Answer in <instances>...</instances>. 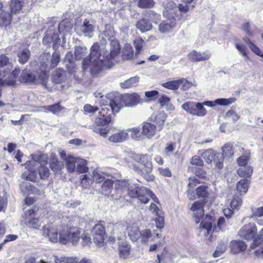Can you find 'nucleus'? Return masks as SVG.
Instances as JSON below:
<instances>
[{"label":"nucleus","instance_id":"nucleus-1","mask_svg":"<svg viewBox=\"0 0 263 263\" xmlns=\"http://www.w3.org/2000/svg\"><path fill=\"white\" fill-rule=\"evenodd\" d=\"M105 37L110 41V51L109 53L107 51L103 52L98 43H95L90 48L89 59L85 58L83 61L84 69L89 66L91 72L97 74L104 67L108 66L111 61L114 60L120 53V47L117 40L115 39L116 32L113 27L110 25H106L103 33Z\"/></svg>","mask_w":263,"mask_h":263},{"label":"nucleus","instance_id":"nucleus-2","mask_svg":"<svg viewBox=\"0 0 263 263\" xmlns=\"http://www.w3.org/2000/svg\"><path fill=\"white\" fill-rule=\"evenodd\" d=\"M135 159L138 163H133L130 165V168L146 180H154L155 177L151 174L152 171V163L149 160L148 156L146 155H139L136 156Z\"/></svg>","mask_w":263,"mask_h":263},{"label":"nucleus","instance_id":"nucleus-3","mask_svg":"<svg viewBox=\"0 0 263 263\" xmlns=\"http://www.w3.org/2000/svg\"><path fill=\"white\" fill-rule=\"evenodd\" d=\"M257 229L254 223L248 224V237L253 239V242L251 244L249 252L252 249H255L254 253L256 256H263V228L257 235Z\"/></svg>","mask_w":263,"mask_h":263},{"label":"nucleus","instance_id":"nucleus-4","mask_svg":"<svg viewBox=\"0 0 263 263\" xmlns=\"http://www.w3.org/2000/svg\"><path fill=\"white\" fill-rule=\"evenodd\" d=\"M118 100L110 101L109 106L111 108L110 110L108 107L106 106L102 108V110L99 111L98 116L95 119V122L92 125L98 126H105L111 122L113 112H118L121 109V107L118 105Z\"/></svg>","mask_w":263,"mask_h":263},{"label":"nucleus","instance_id":"nucleus-5","mask_svg":"<svg viewBox=\"0 0 263 263\" xmlns=\"http://www.w3.org/2000/svg\"><path fill=\"white\" fill-rule=\"evenodd\" d=\"M81 233L80 229L77 227L67 226L60 227L59 242L63 245L68 242L76 245L80 240Z\"/></svg>","mask_w":263,"mask_h":263},{"label":"nucleus","instance_id":"nucleus-6","mask_svg":"<svg viewBox=\"0 0 263 263\" xmlns=\"http://www.w3.org/2000/svg\"><path fill=\"white\" fill-rule=\"evenodd\" d=\"M116 100H118L117 103L121 108L123 106L132 107L141 103L140 96L137 93L125 94L119 99L116 98L111 101Z\"/></svg>","mask_w":263,"mask_h":263},{"label":"nucleus","instance_id":"nucleus-7","mask_svg":"<svg viewBox=\"0 0 263 263\" xmlns=\"http://www.w3.org/2000/svg\"><path fill=\"white\" fill-rule=\"evenodd\" d=\"M182 108L189 114L198 117H203L207 113L203 104L199 102H187L182 105Z\"/></svg>","mask_w":263,"mask_h":263},{"label":"nucleus","instance_id":"nucleus-8","mask_svg":"<svg viewBox=\"0 0 263 263\" xmlns=\"http://www.w3.org/2000/svg\"><path fill=\"white\" fill-rule=\"evenodd\" d=\"M36 208L28 210L26 211L22 221L30 229H38L41 226L40 220L35 217L36 215Z\"/></svg>","mask_w":263,"mask_h":263},{"label":"nucleus","instance_id":"nucleus-9","mask_svg":"<svg viewBox=\"0 0 263 263\" xmlns=\"http://www.w3.org/2000/svg\"><path fill=\"white\" fill-rule=\"evenodd\" d=\"M63 226H54L52 224H47L43 227V235L47 237L52 242L59 241L60 227Z\"/></svg>","mask_w":263,"mask_h":263},{"label":"nucleus","instance_id":"nucleus-10","mask_svg":"<svg viewBox=\"0 0 263 263\" xmlns=\"http://www.w3.org/2000/svg\"><path fill=\"white\" fill-rule=\"evenodd\" d=\"M95 27L87 20H85L81 25H76L75 30L79 35L91 37L93 35Z\"/></svg>","mask_w":263,"mask_h":263},{"label":"nucleus","instance_id":"nucleus-11","mask_svg":"<svg viewBox=\"0 0 263 263\" xmlns=\"http://www.w3.org/2000/svg\"><path fill=\"white\" fill-rule=\"evenodd\" d=\"M204 202L202 200L195 201L191 207V210L194 212L195 220L196 223H199L201 218L204 215L203 206Z\"/></svg>","mask_w":263,"mask_h":263},{"label":"nucleus","instance_id":"nucleus-12","mask_svg":"<svg viewBox=\"0 0 263 263\" xmlns=\"http://www.w3.org/2000/svg\"><path fill=\"white\" fill-rule=\"evenodd\" d=\"M93 237L95 243L101 245L105 239L104 227L101 224H96L93 229Z\"/></svg>","mask_w":263,"mask_h":263},{"label":"nucleus","instance_id":"nucleus-13","mask_svg":"<svg viewBox=\"0 0 263 263\" xmlns=\"http://www.w3.org/2000/svg\"><path fill=\"white\" fill-rule=\"evenodd\" d=\"M236 101V99L235 98H230L228 99L225 98H220L217 99L212 101H204L202 104L203 105H206L209 107H214L217 105H222V106H228L233 103H234Z\"/></svg>","mask_w":263,"mask_h":263},{"label":"nucleus","instance_id":"nucleus-14","mask_svg":"<svg viewBox=\"0 0 263 263\" xmlns=\"http://www.w3.org/2000/svg\"><path fill=\"white\" fill-rule=\"evenodd\" d=\"M19 81L22 83L30 84H37V80L36 77L29 70L24 69L22 71Z\"/></svg>","mask_w":263,"mask_h":263},{"label":"nucleus","instance_id":"nucleus-15","mask_svg":"<svg viewBox=\"0 0 263 263\" xmlns=\"http://www.w3.org/2000/svg\"><path fill=\"white\" fill-rule=\"evenodd\" d=\"M189 59L193 62H199L209 60L211 57V53L208 51L203 52H197L193 50L188 55Z\"/></svg>","mask_w":263,"mask_h":263},{"label":"nucleus","instance_id":"nucleus-16","mask_svg":"<svg viewBox=\"0 0 263 263\" xmlns=\"http://www.w3.org/2000/svg\"><path fill=\"white\" fill-rule=\"evenodd\" d=\"M166 115L163 111H157L154 113L149 119L150 121L156 123L158 126L159 130H161L162 126L166 119Z\"/></svg>","mask_w":263,"mask_h":263},{"label":"nucleus","instance_id":"nucleus-17","mask_svg":"<svg viewBox=\"0 0 263 263\" xmlns=\"http://www.w3.org/2000/svg\"><path fill=\"white\" fill-rule=\"evenodd\" d=\"M129 134L127 130H122L118 133L112 134L108 138V141L113 143H121L127 140Z\"/></svg>","mask_w":263,"mask_h":263},{"label":"nucleus","instance_id":"nucleus-18","mask_svg":"<svg viewBox=\"0 0 263 263\" xmlns=\"http://www.w3.org/2000/svg\"><path fill=\"white\" fill-rule=\"evenodd\" d=\"M176 12L177 7L175 4L173 2H170L165 5L163 14L168 19L172 20L176 16Z\"/></svg>","mask_w":263,"mask_h":263},{"label":"nucleus","instance_id":"nucleus-19","mask_svg":"<svg viewBox=\"0 0 263 263\" xmlns=\"http://www.w3.org/2000/svg\"><path fill=\"white\" fill-rule=\"evenodd\" d=\"M126 230L129 237L133 241H137L140 237L141 232L137 224L133 223L131 226H127Z\"/></svg>","mask_w":263,"mask_h":263},{"label":"nucleus","instance_id":"nucleus-20","mask_svg":"<svg viewBox=\"0 0 263 263\" xmlns=\"http://www.w3.org/2000/svg\"><path fill=\"white\" fill-rule=\"evenodd\" d=\"M230 248L231 253L237 254L244 251L246 248V245L242 240H234L230 242Z\"/></svg>","mask_w":263,"mask_h":263},{"label":"nucleus","instance_id":"nucleus-21","mask_svg":"<svg viewBox=\"0 0 263 263\" xmlns=\"http://www.w3.org/2000/svg\"><path fill=\"white\" fill-rule=\"evenodd\" d=\"M20 73V69L15 68L13 71L4 80L3 79V82L1 85L7 86H13L16 83V79Z\"/></svg>","mask_w":263,"mask_h":263},{"label":"nucleus","instance_id":"nucleus-22","mask_svg":"<svg viewBox=\"0 0 263 263\" xmlns=\"http://www.w3.org/2000/svg\"><path fill=\"white\" fill-rule=\"evenodd\" d=\"M145 187H141L137 183H130L127 189L128 195L132 198H136L138 195L142 194V191H145Z\"/></svg>","mask_w":263,"mask_h":263},{"label":"nucleus","instance_id":"nucleus-23","mask_svg":"<svg viewBox=\"0 0 263 263\" xmlns=\"http://www.w3.org/2000/svg\"><path fill=\"white\" fill-rule=\"evenodd\" d=\"M51 159L49 163L50 167L53 172L58 173L64 168V163L63 162L58 160L53 153H51Z\"/></svg>","mask_w":263,"mask_h":263},{"label":"nucleus","instance_id":"nucleus-24","mask_svg":"<svg viewBox=\"0 0 263 263\" xmlns=\"http://www.w3.org/2000/svg\"><path fill=\"white\" fill-rule=\"evenodd\" d=\"M21 192L24 194H37L39 191L30 183L27 181H23L20 184Z\"/></svg>","mask_w":263,"mask_h":263},{"label":"nucleus","instance_id":"nucleus-25","mask_svg":"<svg viewBox=\"0 0 263 263\" xmlns=\"http://www.w3.org/2000/svg\"><path fill=\"white\" fill-rule=\"evenodd\" d=\"M156 130V125L148 122L143 123L142 133L148 138H151L155 134Z\"/></svg>","mask_w":263,"mask_h":263},{"label":"nucleus","instance_id":"nucleus-26","mask_svg":"<svg viewBox=\"0 0 263 263\" xmlns=\"http://www.w3.org/2000/svg\"><path fill=\"white\" fill-rule=\"evenodd\" d=\"M176 22L174 20L168 19L162 22L159 25V30L162 33L169 32L176 26Z\"/></svg>","mask_w":263,"mask_h":263},{"label":"nucleus","instance_id":"nucleus-27","mask_svg":"<svg viewBox=\"0 0 263 263\" xmlns=\"http://www.w3.org/2000/svg\"><path fill=\"white\" fill-rule=\"evenodd\" d=\"M11 21V14L3 9L2 4L0 3V26H6Z\"/></svg>","mask_w":263,"mask_h":263},{"label":"nucleus","instance_id":"nucleus-28","mask_svg":"<svg viewBox=\"0 0 263 263\" xmlns=\"http://www.w3.org/2000/svg\"><path fill=\"white\" fill-rule=\"evenodd\" d=\"M43 41L44 43H45L46 42L47 43L52 42V48L55 50V51H57L59 49L61 43V39L57 34H54V35L50 36L48 34H46L44 36Z\"/></svg>","mask_w":263,"mask_h":263},{"label":"nucleus","instance_id":"nucleus-29","mask_svg":"<svg viewBox=\"0 0 263 263\" xmlns=\"http://www.w3.org/2000/svg\"><path fill=\"white\" fill-rule=\"evenodd\" d=\"M78 157H74L71 155H67L66 159V168L69 173H73L76 171V165L77 163Z\"/></svg>","mask_w":263,"mask_h":263},{"label":"nucleus","instance_id":"nucleus-30","mask_svg":"<svg viewBox=\"0 0 263 263\" xmlns=\"http://www.w3.org/2000/svg\"><path fill=\"white\" fill-rule=\"evenodd\" d=\"M136 27L142 32H144L150 30L152 28V25L148 20L142 18L138 21Z\"/></svg>","mask_w":263,"mask_h":263},{"label":"nucleus","instance_id":"nucleus-31","mask_svg":"<svg viewBox=\"0 0 263 263\" xmlns=\"http://www.w3.org/2000/svg\"><path fill=\"white\" fill-rule=\"evenodd\" d=\"M31 53L28 49H24L18 51L17 56L18 57V61L21 64H25L28 61Z\"/></svg>","mask_w":263,"mask_h":263},{"label":"nucleus","instance_id":"nucleus-32","mask_svg":"<svg viewBox=\"0 0 263 263\" xmlns=\"http://www.w3.org/2000/svg\"><path fill=\"white\" fill-rule=\"evenodd\" d=\"M139 81V77L135 76L121 83L120 85L122 88L128 89L136 86Z\"/></svg>","mask_w":263,"mask_h":263},{"label":"nucleus","instance_id":"nucleus-33","mask_svg":"<svg viewBox=\"0 0 263 263\" xmlns=\"http://www.w3.org/2000/svg\"><path fill=\"white\" fill-rule=\"evenodd\" d=\"M232 147L233 145L231 143H226L224 145L222 148V153L221 154L224 158H231L233 156L234 152Z\"/></svg>","mask_w":263,"mask_h":263},{"label":"nucleus","instance_id":"nucleus-34","mask_svg":"<svg viewBox=\"0 0 263 263\" xmlns=\"http://www.w3.org/2000/svg\"><path fill=\"white\" fill-rule=\"evenodd\" d=\"M88 170L87 166V161L82 158H78L76 171L79 173H84Z\"/></svg>","mask_w":263,"mask_h":263},{"label":"nucleus","instance_id":"nucleus-35","mask_svg":"<svg viewBox=\"0 0 263 263\" xmlns=\"http://www.w3.org/2000/svg\"><path fill=\"white\" fill-rule=\"evenodd\" d=\"M72 24L68 20H65L61 22L59 24V30L60 32H68L70 31Z\"/></svg>","mask_w":263,"mask_h":263},{"label":"nucleus","instance_id":"nucleus-36","mask_svg":"<svg viewBox=\"0 0 263 263\" xmlns=\"http://www.w3.org/2000/svg\"><path fill=\"white\" fill-rule=\"evenodd\" d=\"M119 254L121 257L125 259L129 255L130 246L126 243H123V245L119 247Z\"/></svg>","mask_w":263,"mask_h":263},{"label":"nucleus","instance_id":"nucleus-37","mask_svg":"<svg viewBox=\"0 0 263 263\" xmlns=\"http://www.w3.org/2000/svg\"><path fill=\"white\" fill-rule=\"evenodd\" d=\"M134 55V50L131 45H126L122 51V58L125 60L130 59Z\"/></svg>","mask_w":263,"mask_h":263},{"label":"nucleus","instance_id":"nucleus-38","mask_svg":"<svg viewBox=\"0 0 263 263\" xmlns=\"http://www.w3.org/2000/svg\"><path fill=\"white\" fill-rule=\"evenodd\" d=\"M4 67H7V68L10 70L13 67V64L8 57L2 54H0V68Z\"/></svg>","mask_w":263,"mask_h":263},{"label":"nucleus","instance_id":"nucleus-39","mask_svg":"<svg viewBox=\"0 0 263 263\" xmlns=\"http://www.w3.org/2000/svg\"><path fill=\"white\" fill-rule=\"evenodd\" d=\"M89 128L92 129L94 132L99 134L101 136L104 138H106L107 137L109 131V129L107 127H99L98 126L95 125H90L89 126Z\"/></svg>","mask_w":263,"mask_h":263},{"label":"nucleus","instance_id":"nucleus-40","mask_svg":"<svg viewBox=\"0 0 263 263\" xmlns=\"http://www.w3.org/2000/svg\"><path fill=\"white\" fill-rule=\"evenodd\" d=\"M23 2L20 0H12L10 3L11 13H16L19 12L22 8Z\"/></svg>","mask_w":263,"mask_h":263},{"label":"nucleus","instance_id":"nucleus-41","mask_svg":"<svg viewBox=\"0 0 263 263\" xmlns=\"http://www.w3.org/2000/svg\"><path fill=\"white\" fill-rule=\"evenodd\" d=\"M216 154L212 149H208L203 152L201 155L207 163H210L214 160Z\"/></svg>","mask_w":263,"mask_h":263},{"label":"nucleus","instance_id":"nucleus-42","mask_svg":"<svg viewBox=\"0 0 263 263\" xmlns=\"http://www.w3.org/2000/svg\"><path fill=\"white\" fill-rule=\"evenodd\" d=\"M92 181L100 183L105 179V174L98 170H94L91 175Z\"/></svg>","mask_w":263,"mask_h":263},{"label":"nucleus","instance_id":"nucleus-43","mask_svg":"<svg viewBox=\"0 0 263 263\" xmlns=\"http://www.w3.org/2000/svg\"><path fill=\"white\" fill-rule=\"evenodd\" d=\"M87 53V49L85 47L77 46L75 48V58L77 60L82 59Z\"/></svg>","mask_w":263,"mask_h":263},{"label":"nucleus","instance_id":"nucleus-44","mask_svg":"<svg viewBox=\"0 0 263 263\" xmlns=\"http://www.w3.org/2000/svg\"><path fill=\"white\" fill-rule=\"evenodd\" d=\"M38 173L40 175V178L42 180L47 179L50 174L49 168L43 164H41L39 166L38 168Z\"/></svg>","mask_w":263,"mask_h":263},{"label":"nucleus","instance_id":"nucleus-45","mask_svg":"<svg viewBox=\"0 0 263 263\" xmlns=\"http://www.w3.org/2000/svg\"><path fill=\"white\" fill-rule=\"evenodd\" d=\"M32 159H33V161L32 163L38 162L41 164L44 165L47 162L48 157L45 154H40V155H32Z\"/></svg>","mask_w":263,"mask_h":263},{"label":"nucleus","instance_id":"nucleus-46","mask_svg":"<svg viewBox=\"0 0 263 263\" xmlns=\"http://www.w3.org/2000/svg\"><path fill=\"white\" fill-rule=\"evenodd\" d=\"M182 81L181 80L172 81L162 84L164 87L170 89L175 90L179 88V85L181 84Z\"/></svg>","mask_w":263,"mask_h":263},{"label":"nucleus","instance_id":"nucleus-47","mask_svg":"<svg viewBox=\"0 0 263 263\" xmlns=\"http://www.w3.org/2000/svg\"><path fill=\"white\" fill-rule=\"evenodd\" d=\"M227 250V245L223 242H220L216 247V249L213 254L215 258L220 257Z\"/></svg>","mask_w":263,"mask_h":263},{"label":"nucleus","instance_id":"nucleus-48","mask_svg":"<svg viewBox=\"0 0 263 263\" xmlns=\"http://www.w3.org/2000/svg\"><path fill=\"white\" fill-rule=\"evenodd\" d=\"M47 111L51 112L53 114H57L61 111L63 107L59 103H56L49 106H46L42 107Z\"/></svg>","mask_w":263,"mask_h":263},{"label":"nucleus","instance_id":"nucleus-49","mask_svg":"<svg viewBox=\"0 0 263 263\" xmlns=\"http://www.w3.org/2000/svg\"><path fill=\"white\" fill-rule=\"evenodd\" d=\"M155 3L153 0H138L137 6L140 8H152Z\"/></svg>","mask_w":263,"mask_h":263},{"label":"nucleus","instance_id":"nucleus-50","mask_svg":"<svg viewBox=\"0 0 263 263\" xmlns=\"http://www.w3.org/2000/svg\"><path fill=\"white\" fill-rule=\"evenodd\" d=\"M81 185L85 189L88 188L92 182V178L90 175H82L80 176Z\"/></svg>","mask_w":263,"mask_h":263},{"label":"nucleus","instance_id":"nucleus-51","mask_svg":"<svg viewBox=\"0 0 263 263\" xmlns=\"http://www.w3.org/2000/svg\"><path fill=\"white\" fill-rule=\"evenodd\" d=\"M224 158L223 156L220 153H216V156L214 159V162L215 167L221 170L223 167V160Z\"/></svg>","mask_w":263,"mask_h":263},{"label":"nucleus","instance_id":"nucleus-52","mask_svg":"<svg viewBox=\"0 0 263 263\" xmlns=\"http://www.w3.org/2000/svg\"><path fill=\"white\" fill-rule=\"evenodd\" d=\"M53 260L54 263H77V258L63 257L58 259L57 256H53Z\"/></svg>","mask_w":263,"mask_h":263},{"label":"nucleus","instance_id":"nucleus-53","mask_svg":"<svg viewBox=\"0 0 263 263\" xmlns=\"http://www.w3.org/2000/svg\"><path fill=\"white\" fill-rule=\"evenodd\" d=\"M236 188L240 195H245L247 193V179L240 180L237 184Z\"/></svg>","mask_w":263,"mask_h":263},{"label":"nucleus","instance_id":"nucleus-54","mask_svg":"<svg viewBox=\"0 0 263 263\" xmlns=\"http://www.w3.org/2000/svg\"><path fill=\"white\" fill-rule=\"evenodd\" d=\"M64 73L65 71L63 70L59 69L53 76L52 78V81L56 84L60 83L63 79Z\"/></svg>","mask_w":263,"mask_h":263},{"label":"nucleus","instance_id":"nucleus-55","mask_svg":"<svg viewBox=\"0 0 263 263\" xmlns=\"http://www.w3.org/2000/svg\"><path fill=\"white\" fill-rule=\"evenodd\" d=\"M196 194L199 198H205L208 196V187L204 185H201L196 189Z\"/></svg>","mask_w":263,"mask_h":263},{"label":"nucleus","instance_id":"nucleus-56","mask_svg":"<svg viewBox=\"0 0 263 263\" xmlns=\"http://www.w3.org/2000/svg\"><path fill=\"white\" fill-rule=\"evenodd\" d=\"M113 185V181L110 179H105L104 183L102 185V191L105 192V194L109 193V190Z\"/></svg>","mask_w":263,"mask_h":263},{"label":"nucleus","instance_id":"nucleus-57","mask_svg":"<svg viewBox=\"0 0 263 263\" xmlns=\"http://www.w3.org/2000/svg\"><path fill=\"white\" fill-rule=\"evenodd\" d=\"M131 182H129L128 181L125 180H118L116 183V188L118 190L127 191V189L129 187Z\"/></svg>","mask_w":263,"mask_h":263},{"label":"nucleus","instance_id":"nucleus-58","mask_svg":"<svg viewBox=\"0 0 263 263\" xmlns=\"http://www.w3.org/2000/svg\"><path fill=\"white\" fill-rule=\"evenodd\" d=\"M248 43L249 48L255 54L263 58V53L256 45L250 42L249 39H248Z\"/></svg>","mask_w":263,"mask_h":263},{"label":"nucleus","instance_id":"nucleus-59","mask_svg":"<svg viewBox=\"0 0 263 263\" xmlns=\"http://www.w3.org/2000/svg\"><path fill=\"white\" fill-rule=\"evenodd\" d=\"M60 60V52L54 51L52 55V58L51 60L50 66L52 68L55 67L57 66Z\"/></svg>","mask_w":263,"mask_h":263},{"label":"nucleus","instance_id":"nucleus-60","mask_svg":"<svg viewBox=\"0 0 263 263\" xmlns=\"http://www.w3.org/2000/svg\"><path fill=\"white\" fill-rule=\"evenodd\" d=\"M176 147V143L175 142H170L166 144L164 149V153L167 156H171L174 151Z\"/></svg>","mask_w":263,"mask_h":263},{"label":"nucleus","instance_id":"nucleus-61","mask_svg":"<svg viewBox=\"0 0 263 263\" xmlns=\"http://www.w3.org/2000/svg\"><path fill=\"white\" fill-rule=\"evenodd\" d=\"M126 222L124 221H120L117 222L114 226V233H117L118 231H123L124 232V230L125 229Z\"/></svg>","mask_w":263,"mask_h":263},{"label":"nucleus","instance_id":"nucleus-62","mask_svg":"<svg viewBox=\"0 0 263 263\" xmlns=\"http://www.w3.org/2000/svg\"><path fill=\"white\" fill-rule=\"evenodd\" d=\"M241 198L238 196L234 195L231 202V206L232 208L236 209L241 204Z\"/></svg>","mask_w":263,"mask_h":263},{"label":"nucleus","instance_id":"nucleus-63","mask_svg":"<svg viewBox=\"0 0 263 263\" xmlns=\"http://www.w3.org/2000/svg\"><path fill=\"white\" fill-rule=\"evenodd\" d=\"M48 79V75L45 71H41L38 76L37 78V83H41L42 85H45L46 81Z\"/></svg>","mask_w":263,"mask_h":263},{"label":"nucleus","instance_id":"nucleus-64","mask_svg":"<svg viewBox=\"0 0 263 263\" xmlns=\"http://www.w3.org/2000/svg\"><path fill=\"white\" fill-rule=\"evenodd\" d=\"M163 214L157 215V217L155 219L156 227L159 229H162L164 227V219Z\"/></svg>","mask_w":263,"mask_h":263}]
</instances>
